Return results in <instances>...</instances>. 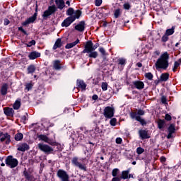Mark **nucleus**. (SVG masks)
Segmentation results:
<instances>
[{"label": "nucleus", "mask_w": 181, "mask_h": 181, "mask_svg": "<svg viewBox=\"0 0 181 181\" xmlns=\"http://www.w3.org/2000/svg\"><path fill=\"white\" fill-rule=\"evenodd\" d=\"M66 15L69 17L66 18L62 23V28H68V26L74 22L76 19H79L81 16V11L76 10L74 11L73 8H69L66 11Z\"/></svg>", "instance_id": "f257e3e1"}, {"label": "nucleus", "mask_w": 181, "mask_h": 181, "mask_svg": "<svg viewBox=\"0 0 181 181\" xmlns=\"http://www.w3.org/2000/svg\"><path fill=\"white\" fill-rule=\"evenodd\" d=\"M99 47L100 44L96 43L94 45L92 41H88L85 45V48L82 51V53H89L88 57H90L92 59H97V57H98V52L94 50H95V49H97Z\"/></svg>", "instance_id": "f03ea898"}, {"label": "nucleus", "mask_w": 181, "mask_h": 181, "mask_svg": "<svg viewBox=\"0 0 181 181\" xmlns=\"http://www.w3.org/2000/svg\"><path fill=\"white\" fill-rule=\"evenodd\" d=\"M155 66L156 70H159L160 69L166 70V69L169 67V54H168V52H165L160 55L157 59Z\"/></svg>", "instance_id": "7ed1b4c3"}, {"label": "nucleus", "mask_w": 181, "mask_h": 181, "mask_svg": "<svg viewBox=\"0 0 181 181\" xmlns=\"http://www.w3.org/2000/svg\"><path fill=\"white\" fill-rule=\"evenodd\" d=\"M72 164L76 166V168H78L81 170H83L84 172H87V165L85 163H80L78 161V158L74 157L71 160Z\"/></svg>", "instance_id": "20e7f679"}, {"label": "nucleus", "mask_w": 181, "mask_h": 181, "mask_svg": "<svg viewBox=\"0 0 181 181\" xmlns=\"http://www.w3.org/2000/svg\"><path fill=\"white\" fill-rule=\"evenodd\" d=\"M18 160L16 158H13L12 156H9L6 159V165L7 166H9L11 169H13V168H16L18 166Z\"/></svg>", "instance_id": "39448f33"}, {"label": "nucleus", "mask_w": 181, "mask_h": 181, "mask_svg": "<svg viewBox=\"0 0 181 181\" xmlns=\"http://www.w3.org/2000/svg\"><path fill=\"white\" fill-rule=\"evenodd\" d=\"M57 175L61 181H70L69 174H67V172L63 170H59Z\"/></svg>", "instance_id": "423d86ee"}, {"label": "nucleus", "mask_w": 181, "mask_h": 181, "mask_svg": "<svg viewBox=\"0 0 181 181\" xmlns=\"http://www.w3.org/2000/svg\"><path fill=\"white\" fill-rule=\"evenodd\" d=\"M38 149L45 152V153H52L53 152V148L49 146V145L44 144H38L37 145Z\"/></svg>", "instance_id": "0eeeda50"}, {"label": "nucleus", "mask_w": 181, "mask_h": 181, "mask_svg": "<svg viewBox=\"0 0 181 181\" xmlns=\"http://www.w3.org/2000/svg\"><path fill=\"white\" fill-rule=\"evenodd\" d=\"M103 115L105 118H112L114 117V109L110 106L106 107L104 109Z\"/></svg>", "instance_id": "6e6552de"}, {"label": "nucleus", "mask_w": 181, "mask_h": 181, "mask_svg": "<svg viewBox=\"0 0 181 181\" xmlns=\"http://www.w3.org/2000/svg\"><path fill=\"white\" fill-rule=\"evenodd\" d=\"M101 132H103V129H100L98 126H95L94 129L90 131V134L92 138H97V136H100Z\"/></svg>", "instance_id": "1a4fd4ad"}, {"label": "nucleus", "mask_w": 181, "mask_h": 181, "mask_svg": "<svg viewBox=\"0 0 181 181\" xmlns=\"http://www.w3.org/2000/svg\"><path fill=\"white\" fill-rule=\"evenodd\" d=\"M130 117L132 118V119H136V121H138L141 124V125H146V122L145 119H142L141 116H137L136 112H132L130 113Z\"/></svg>", "instance_id": "9d476101"}, {"label": "nucleus", "mask_w": 181, "mask_h": 181, "mask_svg": "<svg viewBox=\"0 0 181 181\" xmlns=\"http://www.w3.org/2000/svg\"><path fill=\"white\" fill-rule=\"evenodd\" d=\"M56 12V6H51L48 8L47 11H45L43 13L44 18H47L50 16V15H53Z\"/></svg>", "instance_id": "9b49d317"}, {"label": "nucleus", "mask_w": 181, "mask_h": 181, "mask_svg": "<svg viewBox=\"0 0 181 181\" xmlns=\"http://www.w3.org/2000/svg\"><path fill=\"white\" fill-rule=\"evenodd\" d=\"M0 141L1 142H4L6 141V144H10L11 143V135L8 133H0Z\"/></svg>", "instance_id": "f8f14e48"}, {"label": "nucleus", "mask_w": 181, "mask_h": 181, "mask_svg": "<svg viewBox=\"0 0 181 181\" xmlns=\"http://www.w3.org/2000/svg\"><path fill=\"white\" fill-rule=\"evenodd\" d=\"M168 131V134L167 136V138L168 139H170V138L173 136V134H175V132H176V128H175V124H171L169 126Z\"/></svg>", "instance_id": "ddd939ff"}, {"label": "nucleus", "mask_w": 181, "mask_h": 181, "mask_svg": "<svg viewBox=\"0 0 181 181\" xmlns=\"http://www.w3.org/2000/svg\"><path fill=\"white\" fill-rule=\"evenodd\" d=\"M4 112L7 117H13V114H15V110H13L12 107H4Z\"/></svg>", "instance_id": "4468645a"}, {"label": "nucleus", "mask_w": 181, "mask_h": 181, "mask_svg": "<svg viewBox=\"0 0 181 181\" xmlns=\"http://www.w3.org/2000/svg\"><path fill=\"white\" fill-rule=\"evenodd\" d=\"M18 151L21 152H25V151H29V145L26 143H22L18 145Z\"/></svg>", "instance_id": "2eb2a0df"}, {"label": "nucleus", "mask_w": 181, "mask_h": 181, "mask_svg": "<svg viewBox=\"0 0 181 181\" xmlns=\"http://www.w3.org/2000/svg\"><path fill=\"white\" fill-rule=\"evenodd\" d=\"M139 135L141 139H148V138H151L146 130H139Z\"/></svg>", "instance_id": "dca6fc26"}, {"label": "nucleus", "mask_w": 181, "mask_h": 181, "mask_svg": "<svg viewBox=\"0 0 181 181\" xmlns=\"http://www.w3.org/2000/svg\"><path fill=\"white\" fill-rule=\"evenodd\" d=\"M53 68L54 70H62L63 69V66L62 65V61L57 59L53 62Z\"/></svg>", "instance_id": "f3484780"}, {"label": "nucleus", "mask_w": 181, "mask_h": 181, "mask_svg": "<svg viewBox=\"0 0 181 181\" xmlns=\"http://www.w3.org/2000/svg\"><path fill=\"white\" fill-rule=\"evenodd\" d=\"M76 138L72 137L73 139H75L76 141H78V142H80L81 141L84 140V138H86V136L83 134V132L79 131L76 134Z\"/></svg>", "instance_id": "a211bd4d"}, {"label": "nucleus", "mask_w": 181, "mask_h": 181, "mask_svg": "<svg viewBox=\"0 0 181 181\" xmlns=\"http://www.w3.org/2000/svg\"><path fill=\"white\" fill-rule=\"evenodd\" d=\"M133 84L137 90H142L145 87L144 82L139 81H134Z\"/></svg>", "instance_id": "6ab92c4d"}, {"label": "nucleus", "mask_w": 181, "mask_h": 181, "mask_svg": "<svg viewBox=\"0 0 181 181\" xmlns=\"http://www.w3.org/2000/svg\"><path fill=\"white\" fill-rule=\"evenodd\" d=\"M86 28V23L84 21L80 22L78 25L75 26V29L78 30V32H83Z\"/></svg>", "instance_id": "aec40b11"}, {"label": "nucleus", "mask_w": 181, "mask_h": 181, "mask_svg": "<svg viewBox=\"0 0 181 181\" xmlns=\"http://www.w3.org/2000/svg\"><path fill=\"white\" fill-rule=\"evenodd\" d=\"M30 60H35V59H37V57H40V52H37L34 51L28 55Z\"/></svg>", "instance_id": "412c9836"}, {"label": "nucleus", "mask_w": 181, "mask_h": 181, "mask_svg": "<svg viewBox=\"0 0 181 181\" xmlns=\"http://www.w3.org/2000/svg\"><path fill=\"white\" fill-rule=\"evenodd\" d=\"M37 138L39 141H43L44 142H46L47 144H50V139L47 137V136L44 134H38Z\"/></svg>", "instance_id": "4be33fe9"}, {"label": "nucleus", "mask_w": 181, "mask_h": 181, "mask_svg": "<svg viewBox=\"0 0 181 181\" xmlns=\"http://www.w3.org/2000/svg\"><path fill=\"white\" fill-rule=\"evenodd\" d=\"M36 21V16H33L30 18H28L23 23V26H26L27 25H29L30 23H33Z\"/></svg>", "instance_id": "5701e85b"}, {"label": "nucleus", "mask_w": 181, "mask_h": 181, "mask_svg": "<svg viewBox=\"0 0 181 181\" xmlns=\"http://www.w3.org/2000/svg\"><path fill=\"white\" fill-rule=\"evenodd\" d=\"M76 86L78 88H81V90H86V88L87 87V85H86V83H84L83 81L78 79L76 81Z\"/></svg>", "instance_id": "b1692460"}, {"label": "nucleus", "mask_w": 181, "mask_h": 181, "mask_svg": "<svg viewBox=\"0 0 181 181\" xmlns=\"http://www.w3.org/2000/svg\"><path fill=\"white\" fill-rule=\"evenodd\" d=\"M55 4L58 9H63L66 5L64 4V0H55Z\"/></svg>", "instance_id": "393cba45"}, {"label": "nucleus", "mask_w": 181, "mask_h": 181, "mask_svg": "<svg viewBox=\"0 0 181 181\" xmlns=\"http://www.w3.org/2000/svg\"><path fill=\"white\" fill-rule=\"evenodd\" d=\"M78 43H80V40L77 39L74 42L68 43L65 46V47H66V49H71V48L74 47V46H76V45H78Z\"/></svg>", "instance_id": "a878e982"}, {"label": "nucleus", "mask_w": 181, "mask_h": 181, "mask_svg": "<svg viewBox=\"0 0 181 181\" xmlns=\"http://www.w3.org/2000/svg\"><path fill=\"white\" fill-rule=\"evenodd\" d=\"M21 98H18L15 101V103L13 105V110H19V108H21Z\"/></svg>", "instance_id": "bb28decb"}, {"label": "nucleus", "mask_w": 181, "mask_h": 181, "mask_svg": "<svg viewBox=\"0 0 181 181\" xmlns=\"http://www.w3.org/2000/svg\"><path fill=\"white\" fill-rule=\"evenodd\" d=\"M160 81H168L169 80V74L168 73H164L162 74L160 76Z\"/></svg>", "instance_id": "cd10ccee"}, {"label": "nucleus", "mask_w": 181, "mask_h": 181, "mask_svg": "<svg viewBox=\"0 0 181 181\" xmlns=\"http://www.w3.org/2000/svg\"><path fill=\"white\" fill-rule=\"evenodd\" d=\"M1 93L2 95H6L8 93V84L5 83L2 86Z\"/></svg>", "instance_id": "c85d7f7f"}, {"label": "nucleus", "mask_w": 181, "mask_h": 181, "mask_svg": "<svg viewBox=\"0 0 181 181\" xmlns=\"http://www.w3.org/2000/svg\"><path fill=\"white\" fill-rule=\"evenodd\" d=\"M58 47H62V40L60 38H58L55 42L53 46V49L56 50V49H58Z\"/></svg>", "instance_id": "c756f323"}, {"label": "nucleus", "mask_w": 181, "mask_h": 181, "mask_svg": "<svg viewBox=\"0 0 181 181\" xmlns=\"http://www.w3.org/2000/svg\"><path fill=\"white\" fill-rule=\"evenodd\" d=\"M131 169H128L127 170L122 171V176L120 177H122V179H128V175H129V172H130Z\"/></svg>", "instance_id": "7c9ffc66"}, {"label": "nucleus", "mask_w": 181, "mask_h": 181, "mask_svg": "<svg viewBox=\"0 0 181 181\" xmlns=\"http://www.w3.org/2000/svg\"><path fill=\"white\" fill-rule=\"evenodd\" d=\"M174 33H175V27L174 26H173L170 29H167L165 31V35H167L168 36H171V35H173Z\"/></svg>", "instance_id": "2f4dec72"}, {"label": "nucleus", "mask_w": 181, "mask_h": 181, "mask_svg": "<svg viewBox=\"0 0 181 181\" xmlns=\"http://www.w3.org/2000/svg\"><path fill=\"white\" fill-rule=\"evenodd\" d=\"M35 71H36V66H35V65H30L28 67V74H30L32 73H35Z\"/></svg>", "instance_id": "473e14b6"}, {"label": "nucleus", "mask_w": 181, "mask_h": 181, "mask_svg": "<svg viewBox=\"0 0 181 181\" xmlns=\"http://www.w3.org/2000/svg\"><path fill=\"white\" fill-rule=\"evenodd\" d=\"M127 63V59H124V58H119L117 60V64L120 65V66H125Z\"/></svg>", "instance_id": "72a5a7b5"}, {"label": "nucleus", "mask_w": 181, "mask_h": 181, "mask_svg": "<svg viewBox=\"0 0 181 181\" xmlns=\"http://www.w3.org/2000/svg\"><path fill=\"white\" fill-rule=\"evenodd\" d=\"M22 139H23V134L22 133H17L15 135L16 141H22Z\"/></svg>", "instance_id": "f704fd0d"}, {"label": "nucleus", "mask_w": 181, "mask_h": 181, "mask_svg": "<svg viewBox=\"0 0 181 181\" xmlns=\"http://www.w3.org/2000/svg\"><path fill=\"white\" fill-rule=\"evenodd\" d=\"M158 128L159 129H163V128H165V121L164 120H159L158 123Z\"/></svg>", "instance_id": "c9c22d12"}, {"label": "nucleus", "mask_w": 181, "mask_h": 181, "mask_svg": "<svg viewBox=\"0 0 181 181\" xmlns=\"http://www.w3.org/2000/svg\"><path fill=\"white\" fill-rule=\"evenodd\" d=\"M144 77H146V78H148V80L151 81V80H153V75L152 74V73L148 72L145 74Z\"/></svg>", "instance_id": "e433bc0d"}, {"label": "nucleus", "mask_w": 181, "mask_h": 181, "mask_svg": "<svg viewBox=\"0 0 181 181\" xmlns=\"http://www.w3.org/2000/svg\"><path fill=\"white\" fill-rule=\"evenodd\" d=\"M33 87V83L30 82L25 84V90L29 91L30 90H32V88Z\"/></svg>", "instance_id": "4c0bfd02"}, {"label": "nucleus", "mask_w": 181, "mask_h": 181, "mask_svg": "<svg viewBox=\"0 0 181 181\" xmlns=\"http://www.w3.org/2000/svg\"><path fill=\"white\" fill-rule=\"evenodd\" d=\"M145 152V149L142 148L141 147H138L136 148V153L138 155H142Z\"/></svg>", "instance_id": "58836bf2"}, {"label": "nucleus", "mask_w": 181, "mask_h": 181, "mask_svg": "<svg viewBox=\"0 0 181 181\" xmlns=\"http://www.w3.org/2000/svg\"><path fill=\"white\" fill-rule=\"evenodd\" d=\"M118 172H119V170L118 168H115L112 170V175L113 177H116L117 175H118Z\"/></svg>", "instance_id": "ea45409f"}, {"label": "nucleus", "mask_w": 181, "mask_h": 181, "mask_svg": "<svg viewBox=\"0 0 181 181\" xmlns=\"http://www.w3.org/2000/svg\"><path fill=\"white\" fill-rule=\"evenodd\" d=\"M110 125H112V127H115V125H117V119L116 118L111 119L110 121Z\"/></svg>", "instance_id": "a19ab883"}, {"label": "nucleus", "mask_w": 181, "mask_h": 181, "mask_svg": "<svg viewBox=\"0 0 181 181\" xmlns=\"http://www.w3.org/2000/svg\"><path fill=\"white\" fill-rule=\"evenodd\" d=\"M108 89V84L107 83H102V90L103 91H107Z\"/></svg>", "instance_id": "79ce46f5"}, {"label": "nucleus", "mask_w": 181, "mask_h": 181, "mask_svg": "<svg viewBox=\"0 0 181 181\" xmlns=\"http://www.w3.org/2000/svg\"><path fill=\"white\" fill-rule=\"evenodd\" d=\"M179 66H180V63H179V62L176 61L174 63V67L173 69V71H176V69H177V67H179Z\"/></svg>", "instance_id": "37998d69"}, {"label": "nucleus", "mask_w": 181, "mask_h": 181, "mask_svg": "<svg viewBox=\"0 0 181 181\" xmlns=\"http://www.w3.org/2000/svg\"><path fill=\"white\" fill-rule=\"evenodd\" d=\"M35 45H36V41L35 40H32L30 42H28L27 46L28 47H31V46H35Z\"/></svg>", "instance_id": "c03bdc74"}, {"label": "nucleus", "mask_w": 181, "mask_h": 181, "mask_svg": "<svg viewBox=\"0 0 181 181\" xmlns=\"http://www.w3.org/2000/svg\"><path fill=\"white\" fill-rule=\"evenodd\" d=\"M99 52L103 54V56H107V52H105V49H104L103 47H100Z\"/></svg>", "instance_id": "a18cd8bd"}, {"label": "nucleus", "mask_w": 181, "mask_h": 181, "mask_svg": "<svg viewBox=\"0 0 181 181\" xmlns=\"http://www.w3.org/2000/svg\"><path fill=\"white\" fill-rule=\"evenodd\" d=\"M168 40H169V35L165 34V35L162 37V42H168Z\"/></svg>", "instance_id": "49530a36"}, {"label": "nucleus", "mask_w": 181, "mask_h": 181, "mask_svg": "<svg viewBox=\"0 0 181 181\" xmlns=\"http://www.w3.org/2000/svg\"><path fill=\"white\" fill-rule=\"evenodd\" d=\"M119 15H121V11L119 9H117L115 11V18H118V16H119Z\"/></svg>", "instance_id": "de8ad7c7"}, {"label": "nucleus", "mask_w": 181, "mask_h": 181, "mask_svg": "<svg viewBox=\"0 0 181 181\" xmlns=\"http://www.w3.org/2000/svg\"><path fill=\"white\" fill-rule=\"evenodd\" d=\"M123 8L124 9H126V10H129L130 8H131V5L129 4V3H125L124 5H123Z\"/></svg>", "instance_id": "09e8293b"}, {"label": "nucleus", "mask_w": 181, "mask_h": 181, "mask_svg": "<svg viewBox=\"0 0 181 181\" xmlns=\"http://www.w3.org/2000/svg\"><path fill=\"white\" fill-rule=\"evenodd\" d=\"M139 181H149V178L147 176L143 175L141 178L139 179Z\"/></svg>", "instance_id": "8fccbe9b"}, {"label": "nucleus", "mask_w": 181, "mask_h": 181, "mask_svg": "<svg viewBox=\"0 0 181 181\" xmlns=\"http://www.w3.org/2000/svg\"><path fill=\"white\" fill-rule=\"evenodd\" d=\"M136 114H137L136 115L137 116H139V115H145V112L142 110H139L137 111V113H136Z\"/></svg>", "instance_id": "3c124183"}, {"label": "nucleus", "mask_w": 181, "mask_h": 181, "mask_svg": "<svg viewBox=\"0 0 181 181\" xmlns=\"http://www.w3.org/2000/svg\"><path fill=\"white\" fill-rule=\"evenodd\" d=\"M103 4V0H95V6H100Z\"/></svg>", "instance_id": "603ef678"}, {"label": "nucleus", "mask_w": 181, "mask_h": 181, "mask_svg": "<svg viewBox=\"0 0 181 181\" xmlns=\"http://www.w3.org/2000/svg\"><path fill=\"white\" fill-rule=\"evenodd\" d=\"M165 119L166 121H171L172 120V116H170L169 114H166Z\"/></svg>", "instance_id": "864d4df0"}, {"label": "nucleus", "mask_w": 181, "mask_h": 181, "mask_svg": "<svg viewBox=\"0 0 181 181\" xmlns=\"http://www.w3.org/2000/svg\"><path fill=\"white\" fill-rule=\"evenodd\" d=\"M122 179V177H115L112 179V181H121Z\"/></svg>", "instance_id": "5fc2aeb1"}, {"label": "nucleus", "mask_w": 181, "mask_h": 181, "mask_svg": "<svg viewBox=\"0 0 181 181\" xmlns=\"http://www.w3.org/2000/svg\"><path fill=\"white\" fill-rule=\"evenodd\" d=\"M122 139H121L120 137H117V138L116 139V144H122Z\"/></svg>", "instance_id": "6e6d98bb"}, {"label": "nucleus", "mask_w": 181, "mask_h": 181, "mask_svg": "<svg viewBox=\"0 0 181 181\" xmlns=\"http://www.w3.org/2000/svg\"><path fill=\"white\" fill-rule=\"evenodd\" d=\"M18 30L24 33V35H28V33H26V30H25L22 27H19Z\"/></svg>", "instance_id": "4d7b16f0"}, {"label": "nucleus", "mask_w": 181, "mask_h": 181, "mask_svg": "<svg viewBox=\"0 0 181 181\" xmlns=\"http://www.w3.org/2000/svg\"><path fill=\"white\" fill-rule=\"evenodd\" d=\"M161 102L163 104H166V97L162 96L161 97Z\"/></svg>", "instance_id": "13d9d810"}, {"label": "nucleus", "mask_w": 181, "mask_h": 181, "mask_svg": "<svg viewBox=\"0 0 181 181\" xmlns=\"http://www.w3.org/2000/svg\"><path fill=\"white\" fill-rule=\"evenodd\" d=\"M10 23V21H9V20H8V19H4V25L6 26V25H8V24Z\"/></svg>", "instance_id": "bf43d9fd"}, {"label": "nucleus", "mask_w": 181, "mask_h": 181, "mask_svg": "<svg viewBox=\"0 0 181 181\" xmlns=\"http://www.w3.org/2000/svg\"><path fill=\"white\" fill-rule=\"evenodd\" d=\"M24 175H25V177H26V179H30L29 173H28V172H25Z\"/></svg>", "instance_id": "052dcab7"}, {"label": "nucleus", "mask_w": 181, "mask_h": 181, "mask_svg": "<svg viewBox=\"0 0 181 181\" xmlns=\"http://www.w3.org/2000/svg\"><path fill=\"white\" fill-rule=\"evenodd\" d=\"M93 100H98V95H93Z\"/></svg>", "instance_id": "680f3d73"}, {"label": "nucleus", "mask_w": 181, "mask_h": 181, "mask_svg": "<svg viewBox=\"0 0 181 181\" xmlns=\"http://www.w3.org/2000/svg\"><path fill=\"white\" fill-rule=\"evenodd\" d=\"M160 160H161V162H166V158H165V157H161V158H160Z\"/></svg>", "instance_id": "e2e57ef3"}, {"label": "nucleus", "mask_w": 181, "mask_h": 181, "mask_svg": "<svg viewBox=\"0 0 181 181\" xmlns=\"http://www.w3.org/2000/svg\"><path fill=\"white\" fill-rule=\"evenodd\" d=\"M154 54H156V56H159L160 54V52L156 50V51L154 52Z\"/></svg>", "instance_id": "0e129e2a"}, {"label": "nucleus", "mask_w": 181, "mask_h": 181, "mask_svg": "<svg viewBox=\"0 0 181 181\" xmlns=\"http://www.w3.org/2000/svg\"><path fill=\"white\" fill-rule=\"evenodd\" d=\"M22 121H26V116L22 117Z\"/></svg>", "instance_id": "69168bd1"}, {"label": "nucleus", "mask_w": 181, "mask_h": 181, "mask_svg": "<svg viewBox=\"0 0 181 181\" xmlns=\"http://www.w3.org/2000/svg\"><path fill=\"white\" fill-rule=\"evenodd\" d=\"M137 66H139V67H142V64H141V63H137Z\"/></svg>", "instance_id": "338daca9"}, {"label": "nucleus", "mask_w": 181, "mask_h": 181, "mask_svg": "<svg viewBox=\"0 0 181 181\" xmlns=\"http://www.w3.org/2000/svg\"><path fill=\"white\" fill-rule=\"evenodd\" d=\"M66 4L68 5V6H70V1H66Z\"/></svg>", "instance_id": "774afa93"}]
</instances>
